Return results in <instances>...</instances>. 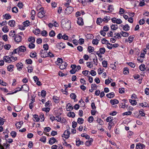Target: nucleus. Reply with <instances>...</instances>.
<instances>
[{
  "label": "nucleus",
  "instance_id": "1",
  "mask_svg": "<svg viewBox=\"0 0 149 149\" xmlns=\"http://www.w3.org/2000/svg\"><path fill=\"white\" fill-rule=\"evenodd\" d=\"M40 11L38 14V17L40 18H42L45 16V12L43 10V8H41L40 9Z\"/></svg>",
  "mask_w": 149,
  "mask_h": 149
},
{
  "label": "nucleus",
  "instance_id": "2",
  "mask_svg": "<svg viewBox=\"0 0 149 149\" xmlns=\"http://www.w3.org/2000/svg\"><path fill=\"white\" fill-rule=\"evenodd\" d=\"M113 117L111 116L108 117L106 121L107 122H109L108 125L109 126H113L114 125L113 123Z\"/></svg>",
  "mask_w": 149,
  "mask_h": 149
},
{
  "label": "nucleus",
  "instance_id": "3",
  "mask_svg": "<svg viewBox=\"0 0 149 149\" xmlns=\"http://www.w3.org/2000/svg\"><path fill=\"white\" fill-rule=\"evenodd\" d=\"M73 10V8L71 6H68L65 10V13L67 14H69L72 12Z\"/></svg>",
  "mask_w": 149,
  "mask_h": 149
},
{
  "label": "nucleus",
  "instance_id": "4",
  "mask_svg": "<svg viewBox=\"0 0 149 149\" xmlns=\"http://www.w3.org/2000/svg\"><path fill=\"white\" fill-rule=\"evenodd\" d=\"M14 39L15 42L17 43L21 42L22 40V37L18 34L15 35Z\"/></svg>",
  "mask_w": 149,
  "mask_h": 149
},
{
  "label": "nucleus",
  "instance_id": "5",
  "mask_svg": "<svg viewBox=\"0 0 149 149\" xmlns=\"http://www.w3.org/2000/svg\"><path fill=\"white\" fill-rule=\"evenodd\" d=\"M10 59V57L9 56H4L3 58L4 61L6 63H10L12 62V61Z\"/></svg>",
  "mask_w": 149,
  "mask_h": 149
},
{
  "label": "nucleus",
  "instance_id": "6",
  "mask_svg": "<svg viewBox=\"0 0 149 149\" xmlns=\"http://www.w3.org/2000/svg\"><path fill=\"white\" fill-rule=\"evenodd\" d=\"M145 146L143 144L141 143H137L136 144V149H143L145 148Z\"/></svg>",
  "mask_w": 149,
  "mask_h": 149
},
{
  "label": "nucleus",
  "instance_id": "7",
  "mask_svg": "<svg viewBox=\"0 0 149 149\" xmlns=\"http://www.w3.org/2000/svg\"><path fill=\"white\" fill-rule=\"evenodd\" d=\"M70 133L68 130H66L63 133V135L64 136V137L67 139L70 137Z\"/></svg>",
  "mask_w": 149,
  "mask_h": 149
},
{
  "label": "nucleus",
  "instance_id": "8",
  "mask_svg": "<svg viewBox=\"0 0 149 149\" xmlns=\"http://www.w3.org/2000/svg\"><path fill=\"white\" fill-rule=\"evenodd\" d=\"M17 49H18V54H19L20 52H24L26 50V48L24 46H21L19 47Z\"/></svg>",
  "mask_w": 149,
  "mask_h": 149
},
{
  "label": "nucleus",
  "instance_id": "9",
  "mask_svg": "<svg viewBox=\"0 0 149 149\" xmlns=\"http://www.w3.org/2000/svg\"><path fill=\"white\" fill-rule=\"evenodd\" d=\"M67 63L65 62H63L62 63L59 65V68L61 70L64 69L65 68L67 65Z\"/></svg>",
  "mask_w": 149,
  "mask_h": 149
},
{
  "label": "nucleus",
  "instance_id": "10",
  "mask_svg": "<svg viewBox=\"0 0 149 149\" xmlns=\"http://www.w3.org/2000/svg\"><path fill=\"white\" fill-rule=\"evenodd\" d=\"M54 56V55L52 53L49 52L48 53L46 54L45 55V56H42V58H45L47 57H53Z\"/></svg>",
  "mask_w": 149,
  "mask_h": 149
},
{
  "label": "nucleus",
  "instance_id": "11",
  "mask_svg": "<svg viewBox=\"0 0 149 149\" xmlns=\"http://www.w3.org/2000/svg\"><path fill=\"white\" fill-rule=\"evenodd\" d=\"M56 47L59 49H61L65 48V47L63 46V44L62 42L58 43L56 44Z\"/></svg>",
  "mask_w": 149,
  "mask_h": 149
},
{
  "label": "nucleus",
  "instance_id": "12",
  "mask_svg": "<svg viewBox=\"0 0 149 149\" xmlns=\"http://www.w3.org/2000/svg\"><path fill=\"white\" fill-rule=\"evenodd\" d=\"M63 62V61L62 59L60 58H57V61L55 63L57 65L59 66Z\"/></svg>",
  "mask_w": 149,
  "mask_h": 149
},
{
  "label": "nucleus",
  "instance_id": "13",
  "mask_svg": "<svg viewBox=\"0 0 149 149\" xmlns=\"http://www.w3.org/2000/svg\"><path fill=\"white\" fill-rule=\"evenodd\" d=\"M15 22L14 20H11L8 22V25L11 27H14L15 25Z\"/></svg>",
  "mask_w": 149,
  "mask_h": 149
},
{
  "label": "nucleus",
  "instance_id": "14",
  "mask_svg": "<svg viewBox=\"0 0 149 149\" xmlns=\"http://www.w3.org/2000/svg\"><path fill=\"white\" fill-rule=\"evenodd\" d=\"M93 141V139L91 138L89 140L86 141L85 143V144L87 146H89L91 144Z\"/></svg>",
  "mask_w": 149,
  "mask_h": 149
},
{
  "label": "nucleus",
  "instance_id": "15",
  "mask_svg": "<svg viewBox=\"0 0 149 149\" xmlns=\"http://www.w3.org/2000/svg\"><path fill=\"white\" fill-rule=\"evenodd\" d=\"M77 23L80 25H82L83 24V19L82 18L79 17L78 18L77 22Z\"/></svg>",
  "mask_w": 149,
  "mask_h": 149
},
{
  "label": "nucleus",
  "instance_id": "16",
  "mask_svg": "<svg viewBox=\"0 0 149 149\" xmlns=\"http://www.w3.org/2000/svg\"><path fill=\"white\" fill-rule=\"evenodd\" d=\"M16 66L17 68V70H20L23 68V65L21 63H18L17 64Z\"/></svg>",
  "mask_w": 149,
  "mask_h": 149
},
{
  "label": "nucleus",
  "instance_id": "17",
  "mask_svg": "<svg viewBox=\"0 0 149 149\" xmlns=\"http://www.w3.org/2000/svg\"><path fill=\"white\" fill-rule=\"evenodd\" d=\"M139 69L141 71H144L146 69L145 65L143 64L140 65L139 67Z\"/></svg>",
  "mask_w": 149,
  "mask_h": 149
},
{
  "label": "nucleus",
  "instance_id": "18",
  "mask_svg": "<svg viewBox=\"0 0 149 149\" xmlns=\"http://www.w3.org/2000/svg\"><path fill=\"white\" fill-rule=\"evenodd\" d=\"M22 87L23 91H27L29 90V87L26 84H24L22 86Z\"/></svg>",
  "mask_w": 149,
  "mask_h": 149
},
{
  "label": "nucleus",
  "instance_id": "19",
  "mask_svg": "<svg viewBox=\"0 0 149 149\" xmlns=\"http://www.w3.org/2000/svg\"><path fill=\"white\" fill-rule=\"evenodd\" d=\"M3 17L6 19H8L11 18V16L9 13H6L3 15Z\"/></svg>",
  "mask_w": 149,
  "mask_h": 149
},
{
  "label": "nucleus",
  "instance_id": "20",
  "mask_svg": "<svg viewBox=\"0 0 149 149\" xmlns=\"http://www.w3.org/2000/svg\"><path fill=\"white\" fill-rule=\"evenodd\" d=\"M112 105L118 104L119 103L118 101L116 99H113L110 101Z\"/></svg>",
  "mask_w": 149,
  "mask_h": 149
},
{
  "label": "nucleus",
  "instance_id": "21",
  "mask_svg": "<svg viewBox=\"0 0 149 149\" xmlns=\"http://www.w3.org/2000/svg\"><path fill=\"white\" fill-rule=\"evenodd\" d=\"M56 141V140L55 139L54 137H52L50 139L49 141V143L50 144L52 145Z\"/></svg>",
  "mask_w": 149,
  "mask_h": 149
},
{
  "label": "nucleus",
  "instance_id": "22",
  "mask_svg": "<svg viewBox=\"0 0 149 149\" xmlns=\"http://www.w3.org/2000/svg\"><path fill=\"white\" fill-rule=\"evenodd\" d=\"M115 94L113 92H111L106 95L107 97L110 98H113Z\"/></svg>",
  "mask_w": 149,
  "mask_h": 149
},
{
  "label": "nucleus",
  "instance_id": "23",
  "mask_svg": "<svg viewBox=\"0 0 149 149\" xmlns=\"http://www.w3.org/2000/svg\"><path fill=\"white\" fill-rule=\"evenodd\" d=\"M67 111H70V110L73 109V107L71 105V104L68 103L67 105Z\"/></svg>",
  "mask_w": 149,
  "mask_h": 149
},
{
  "label": "nucleus",
  "instance_id": "24",
  "mask_svg": "<svg viewBox=\"0 0 149 149\" xmlns=\"http://www.w3.org/2000/svg\"><path fill=\"white\" fill-rule=\"evenodd\" d=\"M67 116L70 117L74 118L75 116V114L74 112H70L68 113Z\"/></svg>",
  "mask_w": 149,
  "mask_h": 149
},
{
  "label": "nucleus",
  "instance_id": "25",
  "mask_svg": "<svg viewBox=\"0 0 149 149\" xmlns=\"http://www.w3.org/2000/svg\"><path fill=\"white\" fill-rule=\"evenodd\" d=\"M91 92H92L93 90H96L97 88V86L95 84H91Z\"/></svg>",
  "mask_w": 149,
  "mask_h": 149
},
{
  "label": "nucleus",
  "instance_id": "26",
  "mask_svg": "<svg viewBox=\"0 0 149 149\" xmlns=\"http://www.w3.org/2000/svg\"><path fill=\"white\" fill-rule=\"evenodd\" d=\"M114 10L113 6L112 5H109L108 6V10L110 13L112 12Z\"/></svg>",
  "mask_w": 149,
  "mask_h": 149
},
{
  "label": "nucleus",
  "instance_id": "27",
  "mask_svg": "<svg viewBox=\"0 0 149 149\" xmlns=\"http://www.w3.org/2000/svg\"><path fill=\"white\" fill-rule=\"evenodd\" d=\"M118 28V26L117 24H112L111 26V28L113 30H116Z\"/></svg>",
  "mask_w": 149,
  "mask_h": 149
},
{
  "label": "nucleus",
  "instance_id": "28",
  "mask_svg": "<svg viewBox=\"0 0 149 149\" xmlns=\"http://www.w3.org/2000/svg\"><path fill=\"white\" fill-rule=\"evenodd\" d=\"M94 48L91 46H89L88 48V51L89 53L93 52L94 51Z\"/></svg>",
  "mask_w": 149,
  "mask_h": 149
},
{
  "label": "nucleus",
  "instance_id": "29",
  "mask_svg": "<svg viewBox=\"0 0 149 149\" xmlns=\"http://www.w3.org/2000/svg\"><path fill=\"white\" fill-rule=\"evenodd\" d=\"M96 121L100 125H102L104 124L103 121L100 118H98Z\"/></svg>",
  "mask_w": 149,
  "mask_h": 149
},
{
  "label": "nucleus",
  "instance_id": "30",
  "mask_svg": "<svg viewBox=\"0 0 149 149\" xmlns=\"http://www.w3.org/2000/svg\"><path fill=\"white\" fill-rule=\"evenodd\" d=\"M28 41L31 42L33 43L35 42V40L33 37H29L28 39Z\"/></svg>",
  "mask_w": 149,
  "mask_h": 149
},
{
  "label": "nucleus",
  "instance_id": "31",
  "mask_svg": "<svg viewBox=\"0 0 149 149\" xmlns=\"http://www.w3.org/2000/svg\"><path fill=\"white\" fill-rule=\"evenodd\" d=\"M2 31L5 33L8 32L9 31V29L7 26H5L2 29Z\"/></svg>",
  "mask_w": 149,
  "mask_h": 149
},
{
  "label": "nucleus",
  "instance_id": "32",
  "mask_svg": "<svg viewBox=\"0 0 149 149\" xmlns=\"http://www.w3.org/2000/svg\"><path fill=\"white\" fill-rule=\"evenodd\" d=\"M14 68V66L13 65H10L8 66L7 68V70L9 71L12 72L13 70V68Z\"/></svg>",
  "mask_w": 149,
  "mask_h": 149
},
{
  "label": "nucleus",
  "instance_id": "33",
  "mask_svg": "<svg viewBox=\"0 0 149 149\" xmlns=\"http://www.w3.org/2000/svg\"><path fill=\"white\" fill-rule=\"evenodd\" d=\"M120 34L124 37H127L129 36V33L127 32L122 31L120 33Z\"/></svg>",
  "mask_w": 149,
  "mask_h": 149
},
{
  "label": "nucleus",
  "instance_id": "34",
  "mask_svg": "<svg viewBox=\"0 0 149 149\" xmlns=\"http://www.w3.org/2000/svg\"><path fill=\"white\" fill-rule=\"evenodd\" d=\"M47 53V52L46 51L43 49H41L40 51V54L41 55V56L42 58V56H45L46 54H44V53H46V54Z\"/></svg>",
  "mask_w": 149,
  "mask_h": 149
},
{
  "label": "nucleus",
  "instance_id": "35",
  "mask_svg": "<svg viewBox=\"0 0 149 149\" xmlns=\"http://www.w3.org/2000/svg\"><path fill=\"white\" fill-rule=\"evenodd\" d=\"M123 29L126 31H127L130 29V26L128 24L125 25L123 27Z\"/></svg>",
  "mask_w": 149,
  "mask_h": 149
},
{
  "label": "nucleus",
  "instance_id": "36",
  "mask_svg": "<svg viewBox=\"0 0 149 149\" xmlns=\"http://www.w3.org/2000/svg\"><path fill=\"white\" fill-rule=\"evenodd\" d=\"M84 121V119L82 118H78L77 119V122L80 124H82Z\"/></svg>",
  "mask_w": 149,
  "mask_h": 149
},
{
  "label": "nucleus",
  "instance_id": "37",
  "mask_svg": "<svg viewBox=\"0 0 149 149\" xmlns=\"http://www.w3.org/2000/svg\"><path fill=\"white\" fill-rule=\"evenodd\" d=\"M102 21V19L101 18H98L97 19L96 23L97 24L100 25Z\"/></svg>",
  "mask_w": 149,
  "mask_h": 149
},
{
  "label": "nucleus",
  "instance_id": "38",
  "mask_svg": "<svg viewBox=\"0 0 149 149\" xmlns=\"http://www.w3.org/2000/svg\"><path fill=\"white\" fill-rule=\"evenodd\" d=\"M92 43L93 45H97L99 43L98 40L96 39H93Z\"/></svg>",
  "mask_w": 149,
  "mask_h": 149
},
{
  "label": "nucleus",
  "instance_id": "39",
  "mask_svg": "<svg viewBox=\"0 0 149 149\" xmlns=\"http://www.w3.org/2000/svg\"><path fill=\"white\" fill-rule=\"evenodd\" d=\"M66 2L64 4V5L66 7H68L70 5L71 2V0H66Z\"/></svg>",
  "mask_w": 149,
  "mask_h": 149
},
{
  "label": "nucleus",
  "instance_id": "40",
  "mask_svg": "<svg viewBox=\"0 0 149 149\" xmlns=\"http://www.w3.org/2000/svg\"><path fill=\"white\" fill-rule=\"evenodd\" d=\"M41 35L43 36L46 37L47 36V31L45 30H43L41 32Z\"/></svg>",
  "mask_w": 149,
  "mask_h": 149
},
{
  "label": "nucleus",
  "instance_id": "41",
  "mask_svg": "<svg viewBox=\"0 0 149 149\" xmlns=\"http://www.w3.org/2000/svg\"><path fill=\"white\" fill-rule=\"evenodd\" d=\"M55 33L54 31L53 30L51 31L49 33V35L50 37H53L55 36Z\"/></svg>",
  "mask_w": 149,
  "mask_h": 149
},
{
  "label": "nucleus",
  "instance_id": "42",
  "mask_svg": "<svg viewBox=\"0 0 149 149\" xmlns=\"http://www.w3.org/2000/svg\"><path fill=\"white\" fill-rule=\"evenodd\" d=\"M105 52V49L104 48H101L99 49V52L101 54H104Z\"/></svg>",
  "mask_w": 149,
  "mask_h": 149
},
{
  "label": "nucleus",
  "instance_id": "43",
  "mask_svg": "<svg viewBox=\"0 0 149 149\" xmlns=\"http://www.w3.org/2000/svg\"><path fill=\"white\" fill-rule=\"evenodd\" d=\"M30 56L31 58H34L36 56V53L35 52L31 53Z\"/></svg>",
  "mask_w": 149,
  "mask_h": 149
},
{
  "label": "nucleus",
  "instance_id": "44",
  "mask_svg": "<svg viewBox=\"0 0 149 149\" xmlns=\"http://www.w3.org/2000/svg\"><path fill=\"white\" fill-rule=\"evenodd\" d=\"M81 136L82 137H84L86 139H88L90 138V136L89 135L87 134H82L81 135Z\"/></svg>",
  "mask_w": 149,
  "mask_h": 149
},
{
  "label": "nucleus",
  "instance_id": "45",
  "mask_svg": "<svg viewBox=\"0 0 149 149\" xmlns=\"http://www.w3.org/2000/svg\"><path fill=\"white\" fill-rule=\"evenodd\" d=\"M70 98L73 99L75 100L76 99L77 96L74 93H72L70 94Z\"/></svg>",
  "mask_w": 149,
  "mask_h": 149
},
{
  "label": "nucleus",
  "instance_id": "46",
  "mask_svg": "<svg viewBox=\"0 0 149 149\" xmlns=\"http://www.w3.org/2000/svg\"><path fill=\"white\" fill-rule=\"evenodd\" d=\"M53 99L54 102L55 103L58 102V97L57 96H54L53 97Z\"/></svg>",
  "mask_w": 149,
  "mask_h": 149
},
{
  "label": "nucleus",
  "instance_id": "47",
  "mask_svg": "<svg viewBox=\"0 0 149 149\" xmlns=\"http://www.w3.org/2000/svg\"><path fill=\"white\" fill-rule=\"evenodd\" d=\"M110 19V18H109L107 16H106L103 18V19H102V21L105 22L107 23L108 22Z\"/></svg>",
  "mask_w": 149,
  "mask_h": 149
},
{
  "label": "nucleus",
  "instance_id": "48",
  "mask_svg": "<svg viewBox=\"0 0 149 149\" xmlns=\"http://www.w3.org/2000/svg\"><path fill=\"white\" fill-rule=\"evenodd\" d=\"M80 141L81 140L79 138H77L76 139V145L77 146H79L81 145V143H80Z\"/></svg>",
  "mask_w": 149,
  "mask_h": 149
},
{
  "label": "nucleus",
  "instance_id": "49",
  "mask_svg": "<svg viewBox=\"0 0 149 149\" xmlns=\"http://www.w3.org/2000/svg\"><path fill=\"white\" fill-rule=\"evenodd\" d=\"M102 64L103 67L106 68L107 67V61H103L102 62Z\"/></svg>",
  "mask_w": 149,
  "mask_h": 149
},
{
  "label": "nucleus",
  "instance_id": "50",
  "mask_svg": "<svg viewBox=\"0 0 149 149\" xmlns=\"http://www.w3.org/2000/svg\"><path fill=\"white\" fill-rule=\"evenodd\" d=\"M12 12L13 13H16L18 12V9L17 8L14 7L12 8Z\"/></svg>",
  "mask_w": 149,
  "mask_h": 149
},
{
  "label": "nucleus",
  "instance_id": "51",
  "mask_svg": "<svg viewBox=\"0 0 149 149\" xmlns=\"http://www.w3.org/2000/svg\"><path fill=\"white\" fill-rule=\"evenodd\" d=\"M63 26L67 29H68L70 28V24L69 23H66L64 24H63Z\"/></svg>",
  "mask_w": 149,
  "mask_h": 149
},
{
  "label": "nucleus",
  "instance_id": "52",
  "mask_svg": "<svg viewBox=\"0 0 149 149\" xmlns=\"http://www.w3.org/2000/svg\"><path fill=\"white\" fill-rule=\"evenodd\" d=\"M129 102L131 103V104L133 105H134L136 104L137 102L135 100H130Z\"/></svg>",
  "mask_w": 149,
  "mask_h": 149
},
{
  "label": "nucleus",
  "instance_id": "53",
  "mask_svg": "<svg viewBox=\"0 0 149 149\" xmlns=\"http://www.w3.org/2000/svg\"><path fill=\"white\" fill-rule=\"evenodd\" d=\"M30 22L28 20H26L23 22V25L24 26H28L30 24Z\"/></svg>",
  "mask_w": 149,
  "mask_h": 149
},
{
  "label": "nucleus",
  "instance_id": "54",
  "mask_svg": "<svg viewBox=\"0 0 149 149\" xmlns=\"http://www.w3.org/2000/svg\"><path fill=\"white\" fill-rule=\"evenodd\" d=\"M35 45L33 43L31 42V43L29 44L28 47L30 49H33L35 47Z\"/></svg>",
  "mask_w": 149,
  "mask_h": 149
},
{
  "label": "nucleus",
  "instance_id": "55",
  "mask_svg": "<svg viewBox=\"0 0 149 149\" xmlns=\"http://www.w3.org/2000/svg\"><path fill=\"white\" fill-rule=\"evenodd\" d=\"M33 118H35V120L36 121L38 122L40 120V118L36 114L34 115L33 116Z\"/></svg>",
  "mask_w": 149,
  "mask_h": 149
},
{
  "label": "nucleus",
  "instance_id": "56",
  "mask_svg": "<svg viewBox=\"0 0 149 149\" xmlns=\"http://www.w3.org/2000/svg\"><path fill=\"white\" fill-rule=\"evenodd\" d=\"M129 73V69L127 68H124L123 73L124 74H127Z\"/></svg>",
  "mask_w": 149,
  "mask_h": 149
},
{
  "label": "nucleus",
  "instance_id": "57",
  "mask_svg": "<svg viewBox=\"0 0 149 149\" xmlns=\"http://www.w3.org/2000/svg\"><path fill=\"white\" fill-rule=\"evenodd\" d=\"M102 43L103 44H108L109 43V41L106 40L105 38H103L102 40Z\"/></svg>",
  "mask_w": 149,
  "mask_h": 149
},
{
  "label": "nucleus",
  "instance_id": "58",
  "mask_svg": "<svg viewBox=\"0 0 149 149\" xmlns=\"http://www.w3.org/2000/svg\"><path fill=\"white\" fill-rule=\"evenodd\" d=\"M132 113V112L130 111H129L127 112H126L123 113V116L124 115H131Z\"/></svg>",
  "mask_w": 149,
  "mask_h": 149
},
{
  "label": "nucleus",
  "instance_id": "59",
  "mask_svg": "<svg viewBox=\"0 0 149 149\" xmlns=\"http://www.w3.org/2000/svg\"><path fill=\"white\" fill-rule=\"evenodd\" d=\"M64 142L63 143V144L64 146L67 147H70V148H71V146L70 144H68L65 141V140H64Z\"/></svg>",
  "mask_w": 149,
  "mask_h": 149
},
{
  "label": "nucleus",
  "instance_id": "60",
  "mask_svg": "<svg viewBox=\"0 0 149 149\" xmlns=\"http://www.w3.org/2000/svg\"><path fill=\"white\" fill-rule=\"evenodd\" d=\"M10 134H11L13 138H14L16 137L17 134H16V133L14 131H12L11 132Z\"/></svg>",
  "mask_w": 149,
  "mask_h": 149
},
{
  "label": "nucleus",
  "instance_id": "61",
  "mask_svg": "<svg viewBox=\"0 0 149 149\" xmlns=\"http://www.w3.org/2000/svg\"><path fill=\"white\" fill-rule=\"evenodd\" d=\"M2 38L4 41L6 42L8 40V36L6 35H4L2 36Z\"/></svg>",
  "mask_w": 149,
  "mask_h": 149
},
{
  "label": "nucleus",
  "instance_id": "62",
  "mask_svg": "<svg viewBox=\"0 0 149 149\" xmlns=\"http://www.w3.org/2000/svg\"><path fill=\"white\" fill-rule=\"evenodd\" d=\"M114 35L115 36H114V37L116 38H121L120 35L118 33H115Z\"/></svg>",
  "mask_w": 149,
  "mask_h": 149
},
{
  "label": "nucleus",
  "instance_id": "63",
  "mask_svg": "<svg viewBox=\"0 0 149 149\" xmlns=\"http://www.w3.org/2000/svg\"><path fill=\"white\" fill-rule=\"evenodd\" d=\"M93 120V116H90L88 118V121L90 123H91L92 122Z\"/></svg>",
  "mask_w": 149,
  "mask_h": 149
},
{
  "label": "nucleus",
  "instance_id": "64",
  "mask_svg": "<svg viewBox=\"0 0 149 149\" xmlns=\"http://www.w3.org/2000/svg\"><path fill=\"white\" fill-rule=\"evenodd\" d=\"M46 93L45 91L42 90L41 92V95L42 97H44L45 96Z\"/></svg>",
  "mask_w": 149,
  "mask_h": 149
}]
</instances>
